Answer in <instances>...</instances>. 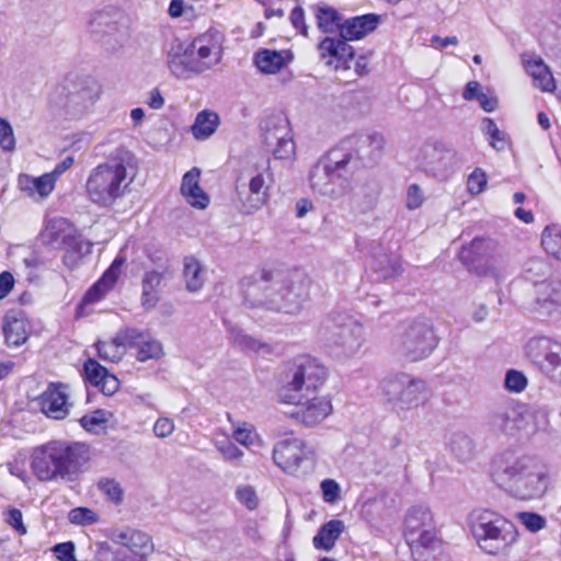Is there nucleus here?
<instances>
[{"label": "nucleus", "instance_id": "1", "mask_svg": "<svg viewBox=\"0 0 561 561\" xmlns=\"http://www.w3.org/2000/svg\"><path fill=\"white\" fill-rule=\"evenodd\" d=\"M137 173L135 154L125 147L116 148L105 161L90 170L84 184L85 196L92 204L110 208L131 192Z\"/></svg>", "mask_w": 561, "mask_h": 561}, {"label": "nucleus", "instance_id": "2", "mask_svg": "<svg viewBox=\"0 0 561 561\" xmlns=\"http://www.w3.org/2000/svg\"><path fill=\"white\" fill-rule=\"evenodd\" d=\"M91 460V447L83 442L51 439L35 447L30 457L33 476L42 482L68 480L81 473Z\"/></svg>", "mask_w": 561, "mask_h": 561}, {"label": "nucleus", "instance_id": "3", "mask_svg": "<svg viewBox=\"0 0 561 561\" xmlns=\"http://www.w3.org/2000/svg\"><path fill=\"white\" fill-rule=\"evenodd\" d=\"M283 377L277 400L279 403H291L300 394L319 392L328 380L329 370L318 358L300 354L285 364Z\"/></svg>", "mask_w": 561, "mask_h": 561}, {"label": "nucleus", "instance_id": "4", "mask_svg": "<svg viewBox=\"0 0 561 561\" xmlns=\"http://www.w3.org/2000/svg\"><path fill=\"white\" fill-rule=\"evenodd\" d=\"M468 528L478 546L493 556L506 551L518 539L515 524L489 508L473 510L468 516Z\"/></svg>", "mask_w": 561, "mask_h": 561}, {"label": "nucleus", "instance_id": "5", "mask_svg": "<svg viewBox=\"0 0 561 561\" xmlns=\"http://www.w3.org/2000/svg\"><path fill=\"white\" fill-rule=\"evenodd\" d=\"M293 409L285 416L300 427L312 428L322 424L333 413L330 393L300 394L294 402L287 403Z\"/></svg>", "mask_w": 561, "mask_h": 561}, {"label": "nucleus", "instance_id": "6", "mask_svg": "<svg viewBox=\"0 0 561 561\" xmlns=\"http://www.w3.org/2000/svg\"><path fill=\"white\" fill-rule=\"evenodd\" d=\"M89 27L107 50L122 48L129 38V20L118 10L95 13Z\"/></svg>", "mask_w": 561, "mask_h": 561}, {"label": "nucleus", "instance_id": "7", "mask_svg": "<svg viewBox=\"0 0 561 561\" xmlns=\"http://www.w3.org/2000/svg\"><path fill=\"white\" fill-rule=\"evenodd\" d=\"M225 36L221 32L210 28L197 36L192 45L190 56L180 59V64H190V69L203 72L217 65L221 59Z\"/></svg>", "mask_w": 561, "mask_h": 561}, {"label": "nucleus", "instance_id": "8", "mask_svg": "<svg viewBox=\"0 0 561 561\" xmlns=\"http://www.w3.org/2000/svg\"><path fill=\"white\" fill-rule=\"evenodd\" d=\"M382 387L388 402H397L400 410L417 408L427 400L425 381L405 374L385 380Z\"/></svg>", "mask_w": 561, "mask_h": 561}, {"label": "nucleus", "instance_id": "9", "mask_svg": "<svg viewBox=\"0 0 561 561\" xmlns=\"http://www.w3.org/2000/svg\"><path fill=\"white\" fill-rule=\"evenodd\" d=\"M437 343L438 339L432 324L423 320H413L401 335V348L410 362L426 358Z\"/></svg>", "mask_w": 561, "mask_h": 561}, {"label": "nucleus", "instance_id": "10", "mask_svg": "<svg viewBox=\"0 0 561 561\" xmlns=\"http://www.w3.org/2000/svg\"><path fill=\"white\" fill-rule=\"evenodd\" d=\"M496 244L483 237L473 238L468 244L461 247L459 260L468 268L480 277H492L500 280L503 276L501 267L495 264L478 265L482 257H494Z\"/></svg>", "mask_w": 561, "mask_h": 561}, {"label": "nucleus", "instance_id": "11", "mask_svg": "<svg viewBox=\"0 0 561 561\" xmlns=\"http://www.w3.org/2000/svg\"><path fill=\"white\" fill-rule=\"evenodd\" d=\"M126 263V257L122 254L116 255L111 265L103 272L101 277L94 282L84 293L80 302L76 307L75 316L77 319L88 316L87 308L90 305L102 301L106 295L115 287L122 275V268Z\"/></svg>", "mask_w": 561, "mask_h": 561}, {"label": "nucleus", "instance_id": "12", "mask_svg": "<svg viewBox=\"0 0 561 561\" xmlns=\"http://www.w3.org/2000/svg\"><path fill=\"white\" fill-rule=\"evenodd\" d=\"M249 191L241 197L243 211L252 214L268 203L270 192L267 182L273 181L270 159L254 163L250 170Z\"/></svg>", "mask_w": 561, "mask_h": 561}, {"label": "nucleus", "instance_id": "13", "mask_svg": "<svg viewBox=\"0 0 561 561\" xmlns=\"http://www.w3.org/2000/svg\"><path fill=\"white\" fill-rule=\"evenodd\" d=\"M70 388L62 381H50L35 399L38 411L46 417L61 421L70 413Z\"/></svg>", "mask_w": 561, "mask_h": 561}, {"label": "nucleus", "instance_id": "14", "mask_svg": "<svg viewBox=\"0 0 561 561\" xmlns=\"http://www.w3.org/2000/svg\"><path fill=\"white\" fill-rule=\"evenodd\" d=\"M312 451L300 438H288L278 442L273 449V460L277 467L288 473H296L301 463Z\"/></svg>", "mask_w": 561, "mask_h": 561}, {"label": "nucleus", "instance_id": "15", "mask_svg": "<svg viewBox=\"0 0 561 561\" xmlns=\"http://www.w3.org/2000/svg\"><path fill=\"white\" fill-rule=\"evenodd\" d=\"M65 89L72 102L95 103L102 93L101 84L88 75L71 72L65 78Z\"/></svg>", "mask_w": 561, "mask_h": 561}, {"label": "nucleus", "instance_id": "16", "mask_svg": "<svg viewBox=\"0 0 561 561\" xmlns=\"http://www.w3.org/2000/svg\"><path fill=\"white\" fill-rule=\"evenodd\" d=\"M2 333L8 347H20L26 343L31 333V323L22 310L11 309L2 320Z\"/></svg>", "mask_w": 561, "mask_h": 561}, {"label": "nucleus", "instance_id": "17", "mask_svg": "<svg viewBox=\"0 0 561 561\" xmlns=\"http://www.w3.org/2000/svg\"><path fill=\"white\" fill-rule=\"evenodd\" d=\"M83 379L104 396H113L119 390L121 381L96 359L88 358L83 363Z\"/></svg>", "mask_w": 561, "mask_h": 561}, {"label": "nucleus", "instance_id": "18", "mask_svg": "<svg viewBox=\"0 0 561 561\" xmlns=\"http://www.w3.org/2000/svg\"><path fill=\"white\" fill-rule=\"evenodd\" d=\"M112 539L117 547L147 558H149L154 551V545L151 536L136 528L126 527L124 529L116 530L113 534Z\"/></svg>", "mask_w": 561, "mask_h": 561}, {"label": "nucleus", "instance_id": "19", "mask_svg": "<svg viewBox=\"0 0 561 561\" xmlns=\"http://www.w3.org/2000/svg\"><path fill=\"white\" fill-rule=\"evenodd\" d=\"M133 335L129 334L128 327L121 329L116 334L107 341H99L95 343L98 356L105 362L117 363L122 360Z\"/></svg>", "mask_w": 561, "mask_h": 561}, {"label": "nucleus", "instance_id": "20", "mask_svg": "<svg viewBox=\"0 0 561 561\" xmlns=\"http://www.w3.org/2000/svg\"><path fill=\"white\" fill-rule=\"evenodd\" d=\"M129 334L133 335L129 341V348L137 350L136 358L138 362H147L157 359L163 354L161 343L153 339L148 331H141L136 328H128Z\"/></svg>", "mask_w": 561, "mask_h": 561}, {"label": "nucleus", "instance_id": "21", "mask_svg": "<svg viewBox=\"0 0 561 561\" xmlns=\"http://www.w3.org/2000/svg\"><path fill=\"white\" fill-rule=\"evenodd\" d=\"M380 15L375 13L347 19L340 26V35L344 39H360L375 31L380 23Z\"/></svg>", "mask_w": 561, "mask_h": 561}, {"label": "nucleus", "instance_id": "22", "mask_svg": "<svg viewBox=\"0 0 561 561\" xmlns=\"http://www.w3.org/2000/svg\"><path fill=\"white\" fill-rule=\"evenodd\" d=\"M201 170L192 168L182 179L181 194L194 208L205 209L209 205V196L199 186Z\"/></svg>", "mask_w": 561, "mask_h": 561}, {"label": "nucleus", "instance_id": "23", "mask_svg": "<svg viewBox=\"0 0 561 561\" xmlns=\"http://www.w3.org/2000/svg\"><path fill=\"white\" fill-rule=\"evenodd\" d=\"M56 182L55 176L49 172L41 176L22 173L18 178V186L21 191L28 196L38 195L42 198L47 197L54 191Z\"/></svg>", "mask_w": 561, "mask_h": 561}, {"label": "nucleus", "instance_id": "24", "mask_svg": "<svg viewBox=\"0 0 561 561\" xmlns=\"http://www.w3.org/2000/svg\"><path fill=\"white\" fill-rule=\"evenodd\" d=\"M524 66L537 88L545 92L551 91L554 88L553 76L541 57L528 56L524 58Z\"/></svg>", "mask_w": 561, "mask_h": 561}, {"label": "nucleus", "instance_id": "25", "mask_svg": "<svg viewBox=\"0 0 561 561\" xmlns=\"http://www.w3.org/2000/svg\"><path fill=\"white\" fill-rule=\"evenodd\" d=\"M352 156L347 154L340 161L334 162L333 164H317L310 171L309 180L311 187L314 191L322 192L328 185L333 181L335 175H339L337 172L345 168L346 164L351 161Z\"/></svg>", "mask_w": 561, "mask_h": 561}, {"label": "nucleus", "instance_id": "26", "mask_svg": "<svg viewBox=\"0 0 561 561\" xmlns=\"http://www.w3.org/2000/svg\"><path fill=\"white\" fill-rule=\"evenodd\" d=\"M559 344L547 337H534L526 345L527 358L541 371L549 363L550 355L553 354Z\"/></svg>", "mask_w": 561, "mask_h": 561}, {"label": "nucleus", "instance_id": "27", "mask_svg": "<svg viewBox=\"0 0 561 561\" xmlns=\"http://www.w3.org/2000/svg\"><path fill=\"white\" fill-rule=\"evenodd\" d=\"M163 279V273L156 270L147 271L141 279V306L146 310L157 307L160 301V285Z\"/></svg>", "mask_w": 561, "mask_h": 561}, {"label": "nucleus", "instance_id": "28", "mask_svg": "<svg viewBox=\"0 0 561 561\" xmlns=\"http://www.w3.org/2000/svg\"><path fill=\"white\" fill-rule=\"evenodd\" d=\"M263 141L266 147H272L277 137L289 134V121L283 112L272 114L261 122Z\"/></svg>", "mask_w": 561, "mask_h": 561}, {"label": "nucleus", "instance_id": "29", "mask_svg": "<svg viewBox=\"0 0 561 561\" xmlns=\"http://www.w3.org/2000/svg\"><path fill=\"white\" fill-rule=\"evenodd\" d=\"M219 124V115L209 108H205L196 115L191 126V133L196 140H206L215 134Z\"/></svg>", "mask_w": 561, "mask_h": 561}, {"label": "nucleus", "instance_id": "30", "mask_svg": "<svg viewBox=\"0 0 561 561\" xmlns=\"http://www.w3.org/2000/svg\"><path fill=\"white\" fill-rule=\"evenodd\" d=\"M344 530V524L340 519H331L323 524L312 539L316 549L330 551Z\"/></svg>", "mask_w": 561, "mask_h": 561}, {"label": "nucleus", "instance_id": "31", "mask_svg": "<svg viewBox=\"0 0 561 561\" xmlns=\"http://www.w3.org/2000/svg\"><path fill=\"white\" fill-rule=\"evenodd\" d=\"M184 278L186 283V288L190 291L199 290L204 283V268L198 260L194 256H186L184 259Z\"/></svg>", "mask_w": 561, "mask_h": 561}, {"label": "nucleus", "instance_id": "32", "mask_svg": "<svg viewBox=\"0 0 561 561\" xmlns=\"http://www.w3.org/2000/svg\"><path fill=\"white\" fill-rule=\"evenodd\" d=\"M541 245L549 255L561 260V227L559 225H549L543 229Z\"/></svg>", "mask_w": 561, "mask_h": 561}, {"label": "nucleus", "instance_id": "33", "mask_svg": "<svg viewBox=\"0 0 561 561\" xmlns=\"http://www.w3.org/2000/svg\"><path fill=\"white\" fill-rule=\"evenodd\" d=\"M255 65L264 73H275L284 66L280 53L263 49L255 55Z\"/></svg>", "mask_w": 561, "mask_h": 561}, {"label": "nucleus", "instance_id": "34", "mask_svg": "<svg viewBox=\"0 0 561 561\" xmlns=\"http://www.w3.org/2000/svg\"><path fill=\"white\" fill-rule=\"evenodd\" d=\"M316 18L318 27L324 33L334 32L336 28L340 30L342 24L339 13L327 5L318 7Z\"/></svg>", "mask_w": 561, "mask_h": 561}, {"label": "nucleus", "instance_id": "35", "mask_svg": "<svg viewBox=\"0 0 561 561\" xmlns=\"http://www.w3.org/2000/svg\"><path fill=\"white\" fill-rule=\"evenodd\" d=\"M107 422V413L101 409L84 414L79 419L80 426L89 433H98L100 430L105 428Z\"/></svg>", "mask_w": 561, "mask_h": 561}, {"label": "nucleus", "instance_id": "36", "mask_svg": "<svg viewBox=\"0 0 561 561\" xmlns=\"http://www.w3.org/2000/svg\"><path fill=\"white\" fill-rule=\"evenodd\" d=\"M98 489L115 505L124 501V490L118 481L112 478H102L98 482Z\"/></svg>", "mask_w": 561, "mask_h": 561}, {"label": "nucleus", "instance_id": "37", "mask_svg": "<svg viewBox=\"0 0 561 561\" xmlns=\"http://www.w3.org/2000/svg\"><path fill=\"white\" fill-rule=\"evenodd\" d=\"M483 124L484 134L486 135L490 145L496 150L504 149L508 144L506 135L499 129L492 118H484Z\"/></svg>", "mask_w": 561, "mask_h": 561}, {"label": "nucleus", "instance_id": "38", "mask_svg": "<svg viewBox=\"0 0 561 561\" xmlns=\"http://www.w3.org/2000/svg\"><path fill=\"white\" fill-rule=\"evenodd\" d=\"M275 157V159L286 160L290 159L295 156V142L289 137V134L283 135V137H277L274 140V145L268 147Z\"/></svg>", "mask_w": 561, "mask_h": 561}, {"label": "nucleus", "instance_id": "39", "mask_svg": "<svg viewBox=\"0 0 561 561\" xmlns=\"http://www.w3.org/2000/svg\"><path fill=\"white\" fill-rule=\"evenodd\" d=\"M443 541L437 537L435 530H423L416 540L410 542L413 553L420 552L422 549H435L440 547Z\"/></svg>", "mask_w": 561, "mask_h": 561}, {"label": "nucleus", "instance_id": "40", "mask_svg": "<svg viewBox=\"0 0 561 561\" xmlns=\"http://www.w3.org/2000/svg\"><path fill=\"white\" fill-rule=\"evenodd\" d=\"M68 519L73 525H93L99 520V515L89 507H75L68 513Z\"/></svg>", "mask_w": 561, "mask_h": 561}, {"label": "nucleus", "instance_id": "41", "mask_svg": "<svg viewBox=\"0 0 561 561\" xmlns=\"http://www.w3.org/2000/svg\"><path fill=\"white\" fill-rule=\"evenodd\" d=\"M488 185V175L481 168H476L468 176L467 191L470 195L481 194Z\"/></svg>", "mask_w": 561, "mask_h": 561}, {"label": "nucleus", "instance_id": "42", "mask_svg": "<svg viewBox=\"0 0 561 561\" xmlns=\"http://www.w3.org/2000/svg\"><path fill=\"white\" fill-rule=\"evenodd\" d=\"M236 499L249 511H254L259 507V496L252 485L238 486L236 489Z\"/></svg>", "mask_w": 561, "mask_h": 561}, {"label": "nucleus", "instance_id": "43", "mask_svg": "<svg viewBox=\"0 0 561 561\" xmlns=\"http://www.w3.org/2000/svg\"><path fill=\"white\" fill-rule=\"evenodd\" d=\"M311 280L307 277L299 279L298 282L293 283L291 287L288 288L286 297L288 300H294L291 296H295L297 300V308H300V305L309 299Z\"/></svg>", "mask_w": 561, "mask_h": 561}, {"label": "nucleus", "instance_id": "44", "mask_svg": "<svg viewBox=\"0 0 561 561\" xmlns=\"http://www.w3.org/2000/svg\"><path fill=\"white\" fill-rule=\"evenodd\" d=\"M337 39V55L335 56L334 67L337 68H351L348 61H352L354 58V49L347 43L350 39H344L341 35L336 37Z\"/></svg>", "mask_w": 561, "mask_h": 561}, {"label": "nucleus", "instance_id": "45", "mask_svg": "<svg viewBox=\"0 0 561 561\" xmlns=\"http://www.w3.org/2000/svg\"><path fill=\"white\" fill-rule=\"evenodd\" d=\"M336 46V37H325L318 45L320 57L325 60L328 66H334L335 64V56L337 55Z\"/></svg>", "mask_w": 561, "mask_h": 561}, {"label": "nucleus", "instance_id": "46", "mask_svg": "<svg viewBox=\"0 0 561 561\" xmlns=\"http://www.w3.org/2000/svg\"><path fill=\"white\" fill-rule=\"evenodd\" d=\"M528 380L526 376L518 370L510 369L505 376V387L512 392H522L526 389Z\"/></svg>", "mask_w": 561, "mask_h": 561}, {"label": "nucleus", "instance_id": "47", "mask_svg": "<svg viewBox=\"0 0 561 561\" xmlns=\"http://www.w3.org/2000/svg\"><path fill=\"white\" fill-rule=\"evenodd\" d=\"M554 381L561 382V344H559L550 355L549 363L545 367L543 371Z\"/></svg>", "mask_w": 561, "mask_h": 561}, {"label": "nucleus", "instance_id": "48", "mask_svg": "<svg viewBox=\"0 0 561 561\" xmlns=\"http://www.w3.org/2000/svg\"><path fill=\"white\" fill-rule=\"evenodd\" d=\"M4 522L14 528L19 535H25L26 534V527L23 523V515L22 512L19 508L10 507L4 513Z\"/></svg>", "mask_w": 561, "mask_h": 561}, {"label": "nucleus", "instance_id": "49", "mask_svg": "<svg viewBox=\"0 0 561 561\" xmlns=\"http://www.w3.org/2000/svg\"><path fill=\"white\" fill-rule=\"evenodd\" d=\"M0 147L5 151H12L15 147L12 127L2 118H0Z\"/></svg>", "mask_w": 561, "mask_h": 561}, {"label": "nucleus", "instance_id": "50", "mask_svg": "<svg viewBox=\"0 0 561 561\" xmlns=\"http://www.w3.org/2000/svg\"><path fill=\"white\" fill-rule=\"evenodd\" d=\"M51 551L59 561H77L75 543L72 541L57 543L53 547Z\"/></svg>", "mask_w": 561, "mask_h": 561}, {"label": "nucleus", "instance_id": "51", "mask_svg": "<svg viewBox=\"0 0 561 561\" xmlns=\"http://www.w3.org/2000/svg\"><path fill=\"white\" fill-rule=\"evenodd\" d=\"M424 202L423 193L417 184H411L407 191L405 206L409 210H415L422 206Z\"/></svg>", "mask_w": 561, "mask_h": 561}, {"label": "nucleus", "instance_id": "52", "mask_svg": "<svg viewBox=\"0 0 561 561\" xmlns=\"http://www.w3.org/2000/svg\"><path fill=\"white\" fill-rule=\"evenodd\" d=\"M323 501L327 503H334L340 495V486L336 481L325 479L320 484Z\"/></svg>", "mask_w": 561, "mask_h": 561}, {"label": "nucleus", "instance_id": "53", "mask_svg": "<svg viewBox=\"0 0 561 561\" xmlns=\"http://www.w3.org/2000/svg\"><path fill=\"white\" fill-rule=\"evenodd\" d=\"M175 428L174 422L169 417H159L153 425V433L157 437L164 438L170 436Z\"/></svg>", "mask_w": 561, "mask_h": 561}, {"label": "nucleus", "instance_id": "54", "mask_svg": "<svg viewBox=\"0 0 561 561\" xmlns=\"http://www.w3.org/2000/svg\"><path fill=\"white\" fill-rule=\"evenodd\" d=\"M232 437L236 442L243 446H249L253 443L254 439V428L252 426H239L232 432Z\"/></svg>", "mask_w": 561, "mask_h": 561}, {"label": "nucleus", "instance_id": "55", "mask_svg": "<svg viewBox=\"0 0 561 561\" xmlns=\"http://www.w3.org/2000/svg\"><path fill=\"white\" fill-rule=\"evenodd\" d=\"M218 450L222 458L230 462L239 461L243 456V451L230 442L218 446Z\"/></svg>", "mask_w": 561, "mask_h": 561}, {"label": "nucleus", "instance_id": "56", "mask_svg": "<svg viewBox=\"0 0 561 561\" xmlns=\"http://www.w3.org/2000/svg\"><path fill=\"white\" fill-rule=\"evenodd\" d=\"M15 284L11 272L3 271L0 273V300L4 299L13 289Z\"/></svg>", "mask_w": 561, "mask_h": 561}, {"label": "nucleus", "instance_id": "57", "mask_svg": "<svg viewBox=\"0 0 561 561\" xmlns=\"http://www.w3.org/2000/svg\"><path fill=\"white\" fill-rule=\"evenodd\" d=\"M304 21V10L300 7L294 8L290 13V22L296 30H299L301 34L307 35V26Z\"/></svg>", "mask_w": 561, "mask_h": 561}, {"label": "nucleus", "instance_id": "58", "mask_svg": "<svg viewBox=\"0 0 561 561\" xmlns=\"http://www.w3.org/2000/svg\"><path fill=\"white\" fill-rule=\"evenodd\" d=\"M113 561H148V558L117 547L113 553Z\"/></svg>", "mask_w": 561, "mask_h": 561}, {"label": "nucleus", "instance_id": "59", "mask_svg": "<svg viewBox=\"0 0 561 561\" xmlns=\"http://www.w3.org/2000/svg\"><path fill=\"white\" fill-rule=\"evenodd\" d=\"M367 141L371 152L381 151L386 145L385 137L379 133L368 135Z\"/></svg>", "mask_w": 561, "mask_h": 561}, {"label": "nucleus", "instance_id": "60", "mask_svg": "<svg viewBox=\"0 0 561 561\" xmlns=\"http://www.w3.org/2000/svg\"><path fill=\"white\" fill-rule=\"evenodd\" d=\"M524 523L531 531L540 530L545 525L543 518L535 513L526 514Z\"/></svg>", "mask_w": 561, "mask_h": 561}, {"label": "nucleus", "instance_id": "61", "mask_svg": "<svg viewBox=\"0 0 561 561\" xmlns=\"http://www.w3.org/2000/svg\"><path fill=\"white\" fill-rule=\"evenodd\" d=\"M75 159L71 156L66 157L60 162H58L54 170L49 172L51 175L55 176V180L57 181L58 178L65 173L67 170H69L73 165Z\"/></svg>", "mask_w": 561, "mask_h": 561}, {"label": "nucleus", "instance_id": "62", "mask_svg": "<svg viewBox=\"0 0 561 561\" xmlns=\"http://www.w3.org/2000/svg\"><path fill=\"white\" fill-rule=\"evenodd\" d=\"M474 101H477L480 105H494L499 103L497 96L490 89L486 91L481 90Z\"/></svg>", "mask_w": 561, "mask_h": 561}, {"label": "nucleus", "instance_id": "63", "mask_svg": "<svg viewBox=\"0 0 561 561\" xmlns=\"http://www.w3.org/2000/svg\"><path fill=\"white\" fill-rule=\"evenodd\" d=\"M481 91V84L478 81H470L467 83L463 91V99L468 102L474 101L479 92Z\"/></svg>", "mask_w": 561, "mask_h": 561}, {"label": "nucleus", "instance_id": "64", "mask_svg": "<svg viewBox=\"0 0 561 561\" xmlns=\"http://www.w3.org/2000/svg\"><path fill=\"white\" fill-rule=\"evenodd\" d=\"M431 43L436 48H445L448 45H458V38L456 36L440 37L438 35H433Z\"/></svg>", "mask_w": 561, "mask_h": 561}]
</instances>
